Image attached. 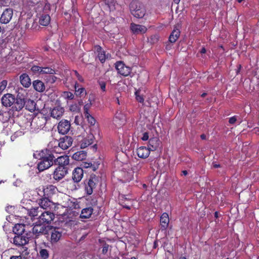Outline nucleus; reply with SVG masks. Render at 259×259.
Returning a JSON list of instances; mask_svg holds the SVG:
<instances>
[{
    "mask_svg": "<svg viewBox=\"0 0 259 259\" xmlns=\"http://www.w3.org/2000/svg\"><path fill=\"white\" fill-rule=\"evenodd\" d=\"M105 9L109 11V12L113 11L115 10V0H104Z\"/></svg>",
    "mask_w": 259,
    "mask_h": 259,
    "instance_id": "nucleus-33",
    "label": "nucleus"
},
{
    "mask_svg": "<svg viewBox=\"0 0 259 259\" xmlns=\"http://www.w3.org/2000/svg\"><path fill=\"white\" fill-rule=\"evenodd\" d=\"M48 234H50V242L52 244L56 243L62 237L63 230L58 227L49 226L48 227Z\"/></svg>",
    "mask_w": 259,
    "mask_h": 259,
    "instance_id": "nucleus-4",
    "label": "nucleus"
},
{
    "mask_svg": "<svg viewBox=\"0 0 259 259\" xmlns=\"http://www.w3.org/2000/svg\"><path fill=\"white\" fill-rule=\"evenodd\" d=\"M48 226H45L41 225H35L32 228V233L34 234H46L48 233Z\"/></svg>",
    "mask_w": 259,
    "mask_h": 259,
    "instance_id": "nucleus-22",
    "label": "nucleus"
},
{
    "mask_svg": "<svg viewBox=\"0 0 259 259\" xmlns=\"http://www.w3.org/2000/svg\"><path fill=\"white\" fill-rule=\"evenodd\" d=\"M83 176V170L80 167L75 168L72 172V180L75 183L81 181Z\"/></svg>",
    "mask_w": 259,
    "mask_h": 259,
    "instance_id": "nucleus-20",
    "label": "nucleus"
},
{
    "mask_svg": "<svg viewBox=\"0 0 259 259\" xmlns=\"http://www.w3.org/2000/svg\"><path fill=\"white\" fill-rule=\"evenodd\" d=\"M8 84L6 80H3L0 82V95L6 89Z\"/></svg>",
    "mask_w": 259,
    "mask_h": 259,
    "instance_id": "nucleus-45",
    "label": "nucleus"
},
{
    "mask_svg": "<svg viewBox=\"0 0 259 259\" xmlns=\"http://www.w3.org/2000/svg\"><path fill=\"white\" fill-rule=\"evenodd\" d=\"M205 137H206V136H205V135H201V138L202 139H205Z\"/></svg>",
    "mask_w": 259,
    "mask_h": 259,
    "instance_id": "nucleus-63",
    "label": "nucleus"
},
{
    "mask_svg": "<svg viewBox=\"0 0 259 259\" xmlns=\"http://www.w3.org/2000/svg\"><path fill=\"white\" fill-rule=\"evenodd\" d=\"M41 67L38 66H33L31 67V70L34 73H38L40 75Z\"/></svg>",
    "mask_w": 259,
    "mask_h": 259,
    "instance_id": "nucleus-46",
    "label": "nucleus"
},
{
    "mask_svg": "<svg viewBox=\"0 0 259 259\" xmlns=\"http://www.w3.org/2000/svg\"><path fill=\"white\" fill-rule=\"evenodd\" d=\"M51 18L48 14H42L39 18V23L43 26H48L50 23Z\"/></svg>",
    "mask_w": 259,
    "mask_h": 259,
    "instance_id": "nucleus-34",
    "label": "nucleus"
},
{
    "mask_svg": "<svg viewBox=\"0 0 259 259\" xmlns=\"http://www.w3.org/2000/svg\"><path fill=\"white\" fill-rule=\"evenodd\" d=\"M87 152L84 151H79L75 152L72 155V158L77 161H82L86 159Z\"/></svg>",
    "mask_w": 259,
    "mask_h": 259,
    "instance_id": "nucleus-30",
    "label": "nucleus"
},
{
    "mask_svg": "<svg viewBox=\"0 0 259 259\" xmlns=\"http://www.w3.org/2000/svg\"><path fill=\"white\" fill-rule=\"evenodd\" d=\"M75 93L77 96H81L84 95H86V91L83 88H79V85L76 82L74 85Z\"/></svg>",
    "mask_w": 259,
    "mask_h": 259,
    "instance_id": "nucleus-37",
    "label": "nucleus"
},
{
    "mask_svg": "<svg viewBox=\"0 0 259 259\" xmlns=\"http://www.w3.org/2000/svg\"><path fill=\"white\" fill-rule=\"evenodd\" d=\"M73 74L72 75H74L76 77L78 76V75H79L80 74L77 72V71L76 70H73Z\"/></svg>",
    "mask_w": 259,
    "mask_h": 259,
    "instance_id": "nucleus-57",
    "label": "nucleus"
},
{
    "mask_svg": "<svg viewBox=\"0 0 259 259\" xmlns=\"http://www.w3.org/2000/svg\"><path fill=\"white\" fill-rule=\"evenodd\" d=\"M131 29L132 32L136 34L145 33L147 30L145 26L135 23L131 24Z\"/></svg>",
    "mask_w": 259,
    "mask_h": 259,
    "instance_id": "nucleus-19",
    "label": "nucleus"
},
{
    "mask_svg": "<svg viewBox=\"0 0 259 259\" xmlns=\"http://www.w3.org/2000/svg\"><path fill=\"white\" fill-rule=\"evenodd\" d=\"M236 121V116H233L230 118L229 122L230 124H234Z\"/></svg>",
    "mask_w": 259,
    "mask_h": 259,
    "instance_id": "nucleus-53",
    "label": "nucleus"
},
{
    "mask_svg": "<svg viewBox=\"0 0 259 259\" xmlns=\"http://www.w3.org/2000/svg\"><path fill=\"white\" fill-rule=\"evenodd\" d=\"M213 167L214 168H218V167H220V165L219 164H217V163H213Z\"/></svg>",
    "mask_w": 259,
    "mask_h": 259,
    "instance_id": "nucleus-59",
    "label": "nucleus"
},
{
    "mask_svg": "<svg viewBox=\"0 0 259 259\" xmlns=\"http://www.w3.org/2000/svg\"><path fill=\"white\" fill-rule=\"evenodd\" d=\"M2 104L6 107H12L13 111L19 112L21 109H17L15 108L16 99L14 95L7 93L3 95L1 99Z\"/></svg>",
    "mask_w": 259,
    "mask_h": 259,
    "instance_id": "nucleus-5",
    "label": "nucleus"
},
{
    "mask_svg": "<svg viewBox=\"0 0 259 259\" xmlns=\"http://www.w3.org/2000/svg\"><path fill=\"white\" fill-rule=\"evenodd\" d=\"M143 141H147L149 139V135L147 132H145L143 134V136L141 138Z\"/></svg>",
    "mask_w": 259,
    "mask_h": 259,
    "instance_id": "nucleus-51",
    "label": "nucleus"
},
{
    "mask_svg": "<svg viewBox=\"0 0 259 259\" xmlns=\"http://www.w3.org/2000/svg\"><path fill=\"white\" fill-rule=\"evenodd\" d=\"M40 256L44 259H46L49 257V251L46 249H41L39 251Z\"/></svg>",
    "mask_w": 259,
    "mask_h": 259,
    "instance_id": "nucleus-42",
    "label": "nucleus"
},
{
    "mask_svg": "<svg viewBox=\"0 0 259 259\" xmlns=\"http://www.w3.org/2000/svg\"><path fill=\"white\" fill-rule=\"evenodd\" d=\"M109 248V245L105 244L103 247L102 252L105 254L107 252Z\"/></svg>",
    "mask_w": 259,
    "mask_h": 259,
    "instance_id": "nucleus-52",
    "label": "nucleus"
},
{
    "mask_svg": "<svg viewBox=\"0 0 259 259\" xmlns=\"http://www.w3.org/2000/svg\"><path fill=\"white\" fill-rule=\"evenodd\" d=\"M55 215L51 211L47 210L41 211L40 215L38 218L40 224H49L54 220Z\"/></svg>",
    "mask_w": 259,
    "mask_h": 259,
    "instance_id": "nucleus-8",
    "label": "nucleus"
},
{
    "mask_svg": "<svg viewBox=\"0 0 259 259\" xmlns=\"http://www.w3.org/2000/svg\"><path fill=\"white\" fill-rule=\"evenodd\" d=\"M89 108H90V105L89 104H86L84 106L83 110H84V114L85 116H89V115H90L89 112Z\"/></svg>",
    "mask_w": 259,
    "mask_h": 259,
    "instance_id": "nucleus-49",
    "label": "nucleus"
},
{
    "mask_svg": "<svg viewBox=\"0 0 259 259\" xmlns=\"http://www.w3.org/2000/svg\"><path fill=\"white\" fill-rule=\"evenodd\" d=\"M159 143L160 141L158 138H151L149 139L147 148L149 149L150 151H154L158 147Z\"/></svg>",
    "mask_w": 259,
    "mask_h": 259,
    "instance_id": "nucleus-24",
    "label": "nucleus"
},
{
    "mask_svg": "<svg viewBox=\"0 0 259 259\" xmlns=\"http://www.w3.org/2000/svg\"><path fill=\"white\" fill-rule=\"evenodd\" d=\"M113 123L117 127L123 124L125 121V118L123 114L121 112H117L113 119Z\"/></svg>",
    "mask_w": 259,
    "mask_h": 259,
    "instance_id": "nucleus-21",
    "label": "nucleus"
},
{
    "mask_svg": "<svg viewBox=\"0 0 259 259\" xmlns=\"http://www.w3.org/2000/svg\"><path fill=\"white\" fill-rule=\"evenodd\" d=\"M33 86L34 89L37 92H42L45 90V84L40 80H34L33 82Z\"/></svg>",
    "mask_w": 259,
    "mask_h": 259,
    "instance_id": "nucleus-31",
    "label": "nucleus"
},
{
    "mask_svg": "<svg viewBox=\"0 0 259 259\" xmlns=\"http://www.w3.org/2000/svg\"><path fill=\"white\" fill-rule=\"evenodd\" d=\"M136 100L140 103H143L144 101V99L142 95H141L140 91H137L135 92Z\"/></svg>",
    "mask_w": 259,
    "mask_h": 259,
    "instance_id": "nucleus-43",
    "label": "nucleus"
},
{
    "mask_svg": "<svg viewBox=\"0 0 259 259\" xmlns=\"http://www.w3.org/2000/svg\"><path fill=\"white\" fill-rule=\"evenodd\" d=\"M93 210L94 209L92 207H88L82 209L80 214V218L84 219H89L93 214Z\"/></svg>",
    "mask_w": 259,
    "mask_h": 259,
    "instance_id": "nucleus-25",
    "label": "nucleus"
},
{
    "mask_svg": "<svg viewBox=\"0 0 259 259\" xmlns=\"http://www.w3.org/2000/svg\"><path fill=\"white\" fill-rule=\"evenodd\" d=\"M20 80L21 84L25 88H28L31 85V80L26 73H23L20 76Z\"/></svg>",
    "mask_w": 259,
    "mask_h": 259,
    "instance_id": "nucleus-26",
    "label": "nucleus"
},
{
    "mask_svg": "<svg viewBox=\"0 0 259 259\" xmlns=\"http://www.w3.org/2000/svg\"><path fill=\"white\" fill-rule=\"evenodd\" d=\"M64 112V109L60 106H57L53 108L51 111V116L54 118L60 119Z\"/></svg>",
    "mask_w": 259,
    "mask_h": 259,
    "instance_id": "nucleus-18",
    "label": "nucleus"
},
{
    "mask_svg": "<svg viewBox=\"0 0 259 259\" xmlns=\"http://www.w3.org/2000/svg\"><path fill=\"white\" fill-rule=\"evenodd\" d=\"M37 202H38L39 207L41 209H52L55 207V204L51 201L49 197L46 196H38V198L36 199Z\"/></svg>",
    "mask_w": 259,
    "mask_h": 259,
    "instance_id": "nucleus-7",
    "label": "nucleus"
},
{
    "mask_svg": "<svg viewBox=\"0 0 259 259\" xmlns=\"http://www.w3.org/2000/svg\"><path fill=\"white\" fill-rule=\"evenodd\" d=\"M73 74L72 75H74L76 77L78 76V75H79L80 74L77 72V71L76 70H73Z\"/></svg>",
    "mask_w": 259,
    "mask_h": 259,
    "instance_id": "nucleus-58",
    "label": "nucleus"
},
{
    "mask_svg": "<svg viewBox=\"0 0 259 259\" xmlns=\"http://www.w3.org/2000/svg\"><path fill=\"white\" fill-rule=\"evenodd\" d=\"M180 1V0H174V2L177 4H179Z\"/></svg>",
    "mask_w": 259,
    "mask_h": 259,
    "instance_id": "nucleus-64",
    "label": "nucleus"
},
{
    "mask_svg": "<svg viewBox=\"0 0 259 259\" xmlns=\"http://www.w3.org/2000/svg\"><path fill=\"white\" fill-rule=\"evenodd\" d=\"M70 162L69 157L67 155L60 156L53 159L54 164L58 165V167L68 168Z\"/></svg>",
    "mask_w": 259,
    "mask_h": 259,
    "instance_id": "nucleus-12",
    "label": "nucleus"
},
{
    "mask_svg": "<svg viewBox=\"0 0 259 259\" xmlns=\"http://www.w3.org/2000/svg\"><path fill=\"white\" fill-rule=\"evenodd\" d=\"M21 134V132H17L15 133V135L11 137V139H12L14 137H15V135H16V136H20Z\"/></svg>",
    "mask_w": 259,
    "mask_h": 259,
    "instance_id": "nucleus-56",
    "label": "nucleus"
},
{
    "mask_svg": "<svg viewBox=\"0 0 259 259\" xmlns=\"http://www.w3.org/2000/svg\"><path fill=\"white\" fill-rule=\"evenodd\" d=\"M70 128V123L67 120H62L58 124V130L60 134H67Z\"/></svg>",
    "mask_w": 259,
    "mask_h": 259,
    "instance_id": "nucleus-16",
    "label": "nucleus"
},
{
    "mask_svg": "<svg viewBox=\"0 0 259 259\" xmlns=\"http://www.w3.org/2000/svg\"><path fill=\"white\" fill-rule=\"evenodd\" d=\"M201 53L204 54L206 53V50L204 48H202L200 51Z\"/></svg>",
    "mask_w": 259,
    "mask_h": 259,
    "instance_id": "nucleus-61",
    "label": "nucleus"
},
{
    "mask_svg": "<svg viewBox=\"0 0 259 259\" xmlns=\"http://www.w3.org/2000/svg\"><path fill=\"white\" fill-rule=\"evenodd\" d=\"M169 222V219L168 214L166 212L162 213L160 217V224L162 229L165 230L167 228Z\"/></svg>",
    "mask_w": 259,
    "mask_h": 259,
    "instance_id": "nucleus-27",
    "label": "nucleus"
},
{
    "mask_svg": "<svg viewBox=\"0 0 259 259\" xmlns=\"http://www.w3.org/2000/svg\"><path fill=\"white\" fill-rule=\"evenodd\" d=\"M115 67L118 73L124 76H128L131 72V68L125 66L121 62H117Z\"/></svg>",
    "mask_w": 259,
    "mask_h": 259,
    "instance_id": "nucleus-15",
    "label": "nucleus"
},
{
    "mask_svg": "<svg viewBox=\"0 0 259 259\" xmlns=\"http://www.w3.org/2000/svg\"><path fill=\"white\" fill-rule=\"evenodd\" d=\"M96 183L93 179H90L88 184L85 185V191L87 194L91 195L93 192V189L95 188Z\"/></svg>",
    "mask_w": 259,
    "mask_h": 259,
    "instance_id": "nucleus-28",
    "label": "nucleus"
},
{
    "mask_svg": "<svg viewBox=\"0 0 259 259\" xmlns=\"http://www.w3.org/2000/svg\"><path fill=\"white\" fill-rule=\"evenodd\" d=\"M25 109L30 112L34 111L35 109L36 104L35 102L31 99H25Z\"/></svg>",
    "mask_w": 259,
    "mask_h": 259,
    "instance_id": "nucleus-32",
    "label": "nucleus"
},
{
    "mask_svg": "<svg viewBox=\"0 0 259 259\" xmlns=\"http://www.w3.org/2000/svg\"><path fill=\"white\" fill-rule=\"evenodd\" d=\"M46 152L47 150H42L39 153V157L36 156V154H34L36 158H39L40 160L37 164V168L39 171H42L49 168L54 164L53 159L55 158V156L52 154L46 155L45 153Z\"/></svg>",
    "mask_w": 259,
    "mask_h": 259,
    "instance_id": "nucleus-1",
    "label": "nucleus"
},
{
    "mask_svg": "<svg viewBox=\"0 0 259 259\" xmlns=\"http://www.w3.org/2000/svg\"><path fill=\"white\" fill-rule=\"evenodd\" d=\"M100 88L103 92L106 91V83L104 81H101L99 82Z\"/></svg>",
    "mask_w": 259,
    "mask_h": 259,
    "instance_id": "nucleus-50",
    "label": "nucleus"
},
{
    "mask_svg": "<svg viewBox=\"0 0 259 259\" xmlns=\"http://www.w3.org/2000/svg\"><path fill=\"white\" fill-rule=\"evenodd\" d=\"M40 191V193L38 191H33L32 192V195L35 196H46L47 197H51L54 194H55L57 191V188L55 186L50 185L46 188L43 189L42 191Z\"/></svg>",
    "mask_w": 259,
    "mask_h": 259,
    "instance_id": "nucleus-6",
    "label": "nucleus"
},
{
    "mask_svg": "<svg viewBox=\"0 0 259 259\" xmlns=\"http://www.w3.org/2000/svg\"><path fill=\"white\" fill-rule=\"evenodd\" d=\"M159 40V36L158 35H152L149 39V42L151 44H155Z\"/></svg>",
    "mask_w": 259,
    "mask_h": 259,
    "instance_id": "nucleus-47",
    "label": "nucleus"
},
{
    "mask_svg": "<svg viewBox=\"0 0 259 259\" xmlns=\"http://www.w3.org/2000/svg\"><path fill=\"white\" fill-rule=\"evenodd\" d=\"M10 117L9 112L0 110V120L3 122L8 121Z\"/></svg>",
    "mask_w": 259,
    "mask_h": 259,
    "instance_id": "nucleus-39",
    "label": "nucleus"
},
{
    "mask_svg": "<svg viewBox=\"0 0 259 259\" xmlns=\"http://www.w3.org/2000/svg\"><path fill=\"white\" fill-rule=\"evenodd\" d=\"M46 121L45 118L42 116H41V117H35L33 118L31 122V125L37 129L41 128L44 126Z\"/></svg>",
    "mask_w": 259,
    "mask_h": 259,
    "instance_id": "nucleus-17",
    "label": "nucleus"
},
{
    "mask_svg": "<svg viewBox=\"0 0 259 259\" xmlns=\"http://www.w3.org/2000/svg\"><path fill=\"white\" fill-rule=\"evenodd\" d=\"M72 142L71 137L65 136L60 139L58 145L63 150H66L72 145Z\"/></svg>",
    "mask_w": 259,
    "mask_h": 259,
    "instance_id": "nucleus-13",
    "label": "nucleus"
},
{
    "mask_svg": "<svg viewBox=\"0 0 259 259\" xmlns=\"http://www.w3.org/2000/svg\"><path fill=\"white\" fill-rule=\"evenodd\" d=\"M15 245L18 246H23L26 244L29 241V238L25 236V234L15 235L13 241H11Z\"/></svg>",
    "mask_w": 259,
    "mask_h": 259,
    "instance_id": "nucleus-11",
    "label": "nucleus"
},
{
    "mask_svg": "<svg viewBox=\"0 0 259 259\" xmlns=\"http://www.w3.org/2000/svg\"><path fill=\"white\" fill-rule=\"evenodd\" d=\"M10 259H22V256L21 255H13L10 257Z\"/></svg>",
    "mask_w": 259,
    "mask_h": 259,
    "instance_id": "nucleus-54",
    "label": "nucleus"
},
{
    "mask_svg": "<svg viewBox=\"0 0 259 259\" xmlns=\"http://www.w3.org/2000/svg\"><path fill=\"white\" fill-rule=\"evenodd\" d=\"M132 14L138 18H143L145 14V9L143 4L138 0H133L130 4Z\"/></svg>",
    "mask_w": 259,
    "mask_h": 259,
    "instance_id": "nucleus-2",
    "label": "nucleus"
},
{
    "mask_svg": "<svg viewBox=\"0 0 259 259\" xmlns=\"http://www.w3.org/2000/svg\"><path fill=\"white\" fill-rule=\"evenodd\" d=\"M55 74V70L50 67H41L40 75L46 74Z\"/></svg>",
    "mask_w": 259,
    "mask_h": 259,
    "instance_id": "nucleus-40",
    "label": "nucleus"
},
{
    "mask_svg": "<svg viewBox=\"0 0 259 259\" xmlns=\"http://www.w3.org/2000/svg\"><path fill=\"white\" fill-rule=\"evenodd\" d=\"M85 117L87 118L88 122L91 124V125H93L95 124L96 120L95 118L91 115H89V116H86Z\"/></svg>",
    "mask_w": 259,
    "mask_h": 259,
    "instance_id": "nucleus-48",
    "label": "nucleus"
},
{
    "mask_svg": "<svg viewBox=\"0 0 259 259\" xmlns=\"http://www.w3.org/2000/svg\"><path fill=\"white\" fill-rule=\"evenodd\" d=\"M91 133L90 134L81 141L80 145L81 148H85L93 144L95 139V135H95L96 134V132L98 134L99 133V131L98 128H96L95 130H91Z\"/></svg>",
    "mask_w": 259,
    "mask_h": 259,
    "instance_id": "nucleus-9",
    "label": "nucleus"
},
{
    "mask_svg": "<svg viewBox=\"0 0 259 259\" xmlns=\"http://www.w3.org/2000/svg\"><path fill=\"white\" fill-rule=\"evenodd\" d=\"M188 174V172L187 170H183L182 171V175L184 176H186Z\"/></svg>",
    "mask_w": 259,
    "mask_h": 259,
    "instance_id": "nucleus-62",
    "label": "nucleus"
},
{
    "mask_svg": "<svg viewBox=\"0 0 259 259\" xmlns=\"http://www.w3.org/2000/svg\"><path fill=\"white\" fill-rule=\"evenodd\" d=\"M13 231L15 235L25 234V226L22 224H17L14 227Z\"/></svg>",
    "mask_w": 259,
    "mask_h": 259,
    "instance_id": "nucleus-29",
    "label": "nucleus"
},
{
    "mask_svg": "<svg viewBox=\"0 0 259 259\" xmlns=\"http://www.w3.org/2000/svg\"><path fill=\"white\" fill-rule=\"evenodd\" d=\"M42 210L39 207H32L30 209H27V213L31 217H35L41 213Z\"/></svg>",
    "mask_w": 259,
    "mask_h": 259,
    "instance_id": "nucleus-36",
    "label": "nucleus"
},
{
    "mask_svg": "<svg viewBox=\"0 0 259 259\" xmlns=\"http://www.w3.org/2000/svg\"><path fill=\"white\" fill-rule=\"evenodd\" d=\"M63 97L68 100H72L74 98V95L70 92H64L62 95Z\"/></svg>",
    "mask_w": 259,
    "mask_h": 259,
    "instance_id": "nucleus-44",
    "label": "nucleus"
},
{
    "mask_svg": "<svg viewBox=\"0 0 259 259\" xmlns=\"http://www.w3.org/2000/svg\"><path fill=\"white\" fill-rule=\"evenodd\" d=\"M16 97L15 99L16 100L15 103V108L17 109H21L24 107L25 106V99H26V95H27L26 90L22 88H18L16 90Z\"/></svg>",
    "mask_w": 259,
    "mask_h": 259,
    "instance_id": "nucleus-3",
    "label": "nucleus"
},
{
    "mask_svg": "<svg viewBox=\"0 0 259 259\" xmlns=\"http://www.w3.org/2000/svg\"><path fill=\"white\" fill-rule=\"evenodd\" d=\"M13 16V10L11 8L6 9L2 13L0 17V23L6 24L11 20Z\"/></svg>",
    "mask_w": 259,
    "mask_h": 259,
    "instance_id": "nucleus-10",
    "label": "nucleus"
},
{
    "mask_svg": "<svg viewBox=\"0 0 259 259\" xmlns=\"http://www.w3.org/2000/svg\"><path fill=\"white\" fill-rule=\"evenodd\" d=\"M44 79L47 83L53 84L56 82L57 77L54 75V74H50L45 75Z\"/></svg>",
    "mask_w": 259,
    "mask_h": 259,
    "instance_id": "nucleus-41",
    "label": "nucleus"
},
{
    "mask_svg": "<svg viewBox=\"0 0 259 259\" xmlns=\"http://www.w3.org/2000/svg\"><path fill=\"white\" fill-rule=\"evenodd\" d=\"M76 77L77 78L78 80H79L80 81H83V78H82V77H81V76L80 75H78Z\"/></svg>",
    "mask_w": 259,
    "mask_h": 259,
    "instance_id": "nucleus-60",
    "label": "nucleus"
},
{
    "mask_svg": "<svg viewBox=\"0 0 259 259\" xmlns=\"http://www.w3.org/2000/svg\"><path fill=\"white\" fill-rule=\"evenodd\" d=\"M92 163H85L84 164V167L85 168L90 167L92 166Z\"/></svg>",
    "mask_w": 259,
    "mask_h": 259,
    "instance_id": "nucleus-55",
    "label": "nucleus"
},
{
    "mask_svg": "<svg viewBox=\"0 0 259 259\" xmlns=\"http://www.w3.org/2000/svg\"><path fill=\"white\" fill-rule=\"evenodd\" d=\"M97 51L98 52V58L101 62H104L106 58L105 51L100 47H98Z\"/></svg>",
    "mask_w": 259,
    "mask_h": 259,
    "instance_id": "nucleus-38",
    "label": "nucleus"
},
{
    "mask_svg": "<svg viewBox=\"0 0 259 259\" xmlns=\"http://www.w3.org/2000/svg\"><path fill=\"white\" fill-rule=\"evenodd\" d=\"M150 150L147 147L142 146L137 150L138 156L142 158H146L148 157L150 154Z\"/></svg>",
    "mask_w": 259,
    "mask_h": 259,
    "instance_id": "nucleus-23",
    "label": "nucleus"
},
{
    "mask_svg": "<svg viewBox=\"0 0 259 259\" xmlns=\"http://www.w3.org/2000/svg\"><path fill=\"white\" fill-rule=\"evenodd\" d=\"M180 31L178 29H174L169 37V41L174 43L176 41L180 36Z\"/></svg>",
    "mask_w": 259,
    "mask_h": 259,
    "instance_id": "nucleus-35",
    "label": "nucleus"
},
{
    "mask_svg": "<svg viewBox=\"0 0 259 259\" xmlns=\"http://www.w3.org/2000/svg\"><path fill=\"white\" fill-rule=\"evenodd\" d=\"M68 168L57 167L54 171L53 178L57 181L62 179L68 173Z\"/></svg>",
    "mask_w": 259,
    "mask_h": 259,
    "instance_id": "nucleus-14",
    "label": "nucleus"
}]
</instances>
